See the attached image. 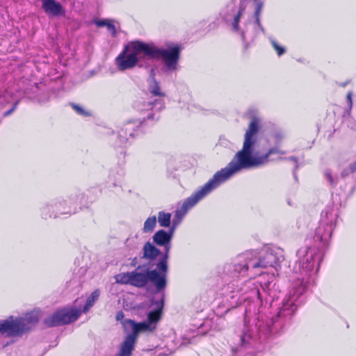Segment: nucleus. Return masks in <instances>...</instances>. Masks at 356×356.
<instances>
[{
	"label": "nucleus",
	"instance_id": "1",
	"mask_svg": "<svg viewBox=\"0 0 356 356\" xmlns=\"http://www.w3.org/2000/svg\"><path fill=\"white\" fill-rule=\"evenodd\" d=\"M259 119L253 118L245 134L242 149L234 155L232 160L225 168L217 171L213 177L200 188V191L196 194L193 203L204 198L232 175L242 170L267 164L270 161L269 156L271 154H285V152L280 149L277 147H274L269 149L264 154H259V152L253 154L254 145L256 143L254 136L259 132Z\"/></svg>",
	"mask_w": 356,
	"mask_h": 356
},
{
	"label": "nucleus",
	"instance_id": "2",
	"mask_svg": "<svg viewBox=\"0 0 356 356\" xmlns=\"http://www.w3.org/2000/svg\"><path fill=\"white\" fill-rule=\"evenodd\" d=\"M200 191V188L193 193L190 197L186 198L181 207L177 209L175 213V219L172 221V226L170 228L169 232L163 229H160L157 231L154 235L153 236L154 242L160 246H164L165 251L163 254H161V257L159 258V262L156 264V270L159 271L161 275H165L166 276L168 272V254L170 249V241L172 238L173 232L175 229V227L177 224L180 222L181 218L186 214L188 211L193 207L199 201L201 200H198L195 203L194 202V199H195L196 194Z\"/></svg>",
	"mask_w": 356,
	"mask_h": 356
},
{
	"label": "nucleus",
	"instance_id": "3",
	"mask_svg": "<svg viewBox=\"0 0 356 356\" xmlns=\"http://www.w3.org/2000/svg\"><path fill=\"white\" fill-rule=\"evenodd\" d=\"M137 268L131 272L122 273L116 275V282L123 284H131L136 287H144L147 282H151L158 291L163 290L166 286L165 275H161L156 270L138 272Z\"/></svg>",
	"mask_w": 356,
	"mask_h": 356
},
{
	"label": "nucleus",
	"instance_id": "4",
	"mask_svg": "<svg viewBox=\"0 0 356 356\" xmlns=\"http://www.w3.org/2000/svg\"><path fill=\"white\" fill-rule=\"evenodd\" d=\"M140 53L148 58L147 43L135 40L126 44L115 59L118 70L124 71L136 67L139 62L138 56Z\"/></svg>",
	"mask_w": 356,
	"mask_h": 356
},
{
	"label": "nucleus",
	"instance_id": "5",
	"mask_svg": "<svg viewBox=\"0 0 356 356\" xmlns=\"http://www.w3.org/2000/svg\"><path fill=\"white\" fill-rule=\"evenodd\" d=\"M0 321V333L6 334L8 337H20L35 325L39 321L37 314L29 313L24 317L15 320Z\"/></svg>",
	"mask_w": 356,
	"mask_h": 356
},
{
	"label": "nucleus",
	"instance_id": "6",
	"mask_svg": "<svg viewBox=\"0 0 356 356\" xmlns=\"http://www.w3.org/2000/svg\"><path fill=\"white\" fill-rule=\"evenodd\" d=\"M125 330L131 329L132 332L128 334L121 344L119 353L116 356H131L138 339V333L141 331L149 330L150 323L147 322L136 323L131 319L122 321Z\"/></svg>",
	"mask_w": 356,
	"mask_h": 356
},
{
	"label": "nucleus",
	"instance_id": "7",
	"mask_svg": "<svg viewBox=\"0 0 356 356\" xmlns=\"http://www.w3.org/2000/svg\"><path fill=\"white\" fill-rule=\"evenodd\" d=\"M181 47L178 44L169 46L168 49L159 48L154 44H147L148 58H161L170 70H175L180 57Z\"/></svg>",
	"mask_w": 356,
	"mask_h": 356
},
{
	"label": "nucleus",
	"instance_id": "8",
	"mask_svg": "<svg viewBox=\"0 0 356 356\" xmlns=\"http://www.w3.org/2000/svg\"><path fill=\"white\" fill-rule=\"evenodd\" d=\"M243 259V263L235 265V270L239 273L247 272L250 268H267L273 266L274 264L275 256L270 252H267L262 257H258L257 254L253 252H247L241 256Z\"/></svg>",
	"mask_w": 356,
	"mask_h": 356
},
{
	"label": "nucleus",
	"instance_id": "9",
	"mask_svg": "<svg viewBox=\"0 0 356 356\" xmlns=\"http://www.w3.org/2000/svg\"><path fill=\"white\" fill-rule=\"evenodd\" d=\"M81 314V310L79 309L62 308L46 318L44 323L48 327L65 325L76 321Z\"/></svg>",
	"mask_w": 356,
	"mask_h": 356
},
{
	"label": "nucleus",
	"instance_id": "10",
	"mask_svg": "<svg viewBox=\"0 0 356 356\" xmlns=\"http://www.w3.org/2000/svg\"><path fill=\"white\" fill-rule=\"evenodd\" d=\"M161 251L150 242L145 243L143 248L142 258L147 260L148 262L146 265L138 266L137 267V270H140L144 272L151 270L150 269L154 266H156V264L159 261V259H158V257L159 255L161 256Z\"/></svg>",
	"mask_w": 356,
	"mask_h": 356
},
{
	"label": "nucleus",
	"instance_id": "11",
	"mask_svg": "<svg viewBox=\"0 0 356 356\" xmlns=\"http://www.w3.org/2000/svg\"><path fill=\"white\" fill-rule=\"evenodd\" d=\"M44 12L52 16L65 15V10L62 5L56 0H41Z\"/></svg>",
	"mask_w": 356,
	"mask_h": 356
},
{
	"label": "nucleus",
	"instance_id": "12",
	"mask_svg": "<svg viewBox=\"0 0 356 356\" xmlns=\"http://www.w3.org/2000/svg\"><path fill=\"white\" fill-rule=\"evenodd\" d=\"M155 304L157 308L153 311H151L147 314V321L152 325L159 322L162 316V312L163 307V301H156Z\"/></svg>",
	"mask_w": 356,
	"mask_h": 356
},
{
	"label": "nucleus",
	"instance_id": "13",
	"mask_svg": "<svg viewBox=\"0 0 356 356\" xmlns=\"http://www.w3.org/2000/svg\"><path fill=\"white\" fill-rule=\"evenodd\" d=\"M100 295L99 290L95 289L88 298L85 305L83 306V310H81V313H87L89 309L94 305L95 302L98 300Z\"/></svg>",
	"mask_w": 356,
	"mask_h": 356
},
{
	"label": "nucleus",
	"instance_id": "14",
	"mask_svg": "<svg viewBox=\"0 0 356 356\" xmlns=\"http://www.w3.org/2000/svg\"><path fill=\"white\" fill-rule=\"evenodd\" d=\"M171 214L164 211L158 213V222L161 227H169L170 225Z\"/></svg>",
	"mask_w": 356,
	"mask_h": 356
},
{
	"label": "nucleus",
	"instance_id": "15",
	"mask_svg": "<svg viewBox=\"0 0 356 356\" xmlns=\"http://www.w3.org/2000/svg\"><path fill=\"white\" fill-rule=\"evenodd\" d=\"M156 224V218L155 216L147 218L144 222L143 231L144 232H151L154 229Z\"/></svg>",
	"mask_w": 356,
	"mask_h": 356
},
{
	"label": "nucleus",
	"instance_id": "16",
	"mask_svg": "<svg viewBox=\"0 0 356 356\" xmlns=\"http://www.w3.org/2000/svg\"><path fill=\"white\" fill-rule=\"evenodd\" d=\"M263 6L264 4L261 1H258L257 3L256 9L254 13L255 21L258 26H261L260 15L262 12Z\"/></svg>",
	"mask_w": 356,
	"mask_h": 356
},
{
	"label": "nucleus",
	"instance_id": "17",
	"mask_svg": "<svg viewBox=\"0 0 356 356\" xmlns=\"http://www.w3.org/2000/svg\"><path fill=\"white\" fill-rule=\"evenodd\" d=\"M244 11H245V7L241 6L239 8L237 15L234 17V21L232 22V26L235 30H238L239 28L240 18L242 16V15L243 14Z\"/></svg>",
	"mask_w": 356,
	"mask_h": 356
},
{
	"label": "nucleus",
	"instance_id": "18",
	"mask_svg": "<svg viewBox=\"0 0 356 356\" xmlns=\"http://www.w3.org/2000/svg\"><path fill=\"white\" fill-rule=\"evenodd\" d=\"M150 92L154 96L164 97L165 94L161 90L159 83L154 81V85L149 89Z\"/></svg>",
	"mask_w": 356,
	"mask_h": 356
},
{
	"label": "nucleus",
	"instance_id": "19",
	"mask_svg": "<svg viewBox=\"0 0 356 356\" xmlns=\"http://www.w3.org/2000/svg\"><path fill=\"white\" fill-rule=\"evenodd\" d=\"M70 106L79 115H83V116H89L90 115V113L86 111L80 106H79V105H77V104H76L74 103H71Z\"/></svg>",
	"mask_w": 356,
	"mask_h": 356
},
{
	"label": "nucleus",
	"instance_id": "20",
	"mask_svg": "<svg viewBox=\"0 0 356 356\" xmlns=\"http://www.w3.org/2000/svg\"><path fill=\"white\" fill-rule=\"evenodd\" d=\"M271 44L279 56H282L286 52L285 48L280 46L277 42L273 40L271 42Z\"/></svg>",
	"mask_w": 356,
	"mask_h": 356
},
{
	"label": "nucleus",
	"instance_id": "21",
	"mask_svg": "<svg viewBox=\"0 0 356 356\" xmlns=\"http://www.w3.org/2000/svg\"><path fill=\"white\" fill-rule=\"evenodd\" d=\"M356 171V161L350 164L348 170H344L341 175L345 177L347 176L349 173H354Z\"/></svg>",
	"mask_w": 356,
	"mask_h": 356
},
{
	"label": "nucleus",
	"instance_id": "22",
	"mask_svg": "<svg viewBox=\"0 0 356 356\" xmlns=\"http://www.w3.org/2000/svg\"><path fill=\"white\" fill-rule=\"evenodd\" d=\"M108 31H111L112 33V35L113 36H115L117 34L115 26L113 24H112L110 21L107 23V25L106 26Z\"/></svg>",
	"mask_w": 356,
	"mask_h": 356
},
{
	"label": "nucleus",
	"instance_id": "23",
	"mask_svg": "<svg viewBox=\"0 0 356 356\" xmlns=\"http://www.w3.org/2000/svg\"><path fill=\"white\" fill-rule=\"evenodd\" d=\"M108 19H95L94 23L98 27H103L107 25Z\"/></svg>",
	"mask_w": 356,
	"mask_h": 356
},
{
	"label": "nucleus",
	"instance_id": "24",
	"mask_svg": "<svg viewBox=\"0 0 356 356\" xmlns=\"http://www.w3.org/2000/svg\"><path fill=\"white\" fill-rule=\"evenodd\" d=\"M124 317V314L122 311H119L116 314V319L118 321H122Z\"/></svg>",
	"mask_w": 356,
	"mask_h": 356
},
{
	"label": "nucleus",
	"instance_id": "25",
	"mask_svg": "<svg viewBox=\"0 0 356 356\" xmlns=\"http://www.w3.org/2000/svg\"><path fill=\"white\" fill-rule=\"evenodd\" d=\"M158 102V100H155L154 102H149L147 103V106H149L148 109L152 110L154 105Z\"/></svg>",
	"mask_w": 356,
	"mask_h": 356
},
{
	"label": "nucleus",
	"instance_id": "26",
	"mask_svg": "<svg viewBox=\"0 0 356 356\" xmlns=\"http://www.w3.org/2000/svg\"><path fill=\"white\" fill-rule=\"evenodd\" d=\"M14 111V110L11 108L10 109H9L8 111H7L6 112L4 113V116H8L10 114H11Z\"/></svg>",
	"mask_w": 356,
	"mask_h": 356
},
{
	"label": "nucleus",
	"instance_id": "27",
	"mask_svg": "<svg viewBox=\"0 0 356 356\" xmlns=\"http://www.w3.org/2000/svg\"><path fill=\"white\" fill-rule=\"evenodd\" d=\"M18 104H19V101H16V102L14 103V104H13V107H12V108H13L14 111H15V109L17 108Z\"/></svg>",
	"mask_w": 356,
	"mask_h": 356
},
{
	"label": "nucleus",
	"instance_id": "28",
	"mask_svg": "<svg viewBox=\"0 0 356 356\" xmlns=\"http://www.w3.org/2000/svg\"><path fill=\"white\" fill-rule=\"evenodd\" d=\"M327 177H328L329 181H330V183L332 184L333 183V179L331 175L328 174L327 175Z\"/></svg>",
	"mask_w": 356,
	"mask_h": 356
},
{
	"label": "nucleus",
	"instance_id": "29",
	"mask_svg": "<svg viewBox=\"0 0 356 356\" xmlns=\"http://www.w3.org/2000/svg\"><path fill=\"white\" fill-rule=\"evenodd\" d=\"M154 115H151V116L149 117V118H153Z\"/></svg>",
	"mask_w": 356,
	"mask_h": 356
},
{
	"label": "nucleus",
	"instance_id": "30",
	"mask_svg": "<svg viewBox=\"0 0 356 356\" xmlns=\"http://www.w3.org/2000/svg\"><path fill=\"white\" fill-rule=\"evenodd\" d=\"M254 1H257V0H254Z\"/></svg>",
	"mask_w": 356,
	"mask_h": 356
}]
</instances>
